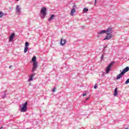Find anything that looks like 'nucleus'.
I'll list each match as a JSON object with an SVG mask.
<instances>
[{
	"label": "nucleus",
	"mask_w": 129,
	"mask_h": 129,
	"mask_svg": "<svg viewBox=\"0 0 129 129\" xmlns=\"http://www.w3.org/2000/svg\"><path fill=\"white\" fill-rule=\"evenodd\" d=\"M37 60V57L36 56H34L32 59V61L33 62V68L31 71L32 73H34L36 70H37V68H38V61H36Z\"/></svg>",
	"instance_id": "1"
},
{
	"label": "nucleus",
	"mask_w": 129,
	"mask_h": 129,
	"mask_svg": "<svg viewBox=\"0 0 129 129\" xmlns=\"http://www.w3.org/2000/svg\"><path fill=\"white\" fill-rule=\"evenodd\" d=\"M129 70V67H126L123 70V71L120 73L117 77H116V79L117 80H118V79H120L123 75H124L125 73H126Z\"/></svg>",
	"instance_id": "2"
},
{
	"label": "nucleus",
	"mask_w": 129,
	"mask_h": 129,
	"mask_svg": "<svg viewBox=\"0 0 129 129\" xmlns=\"http://www.w3.org/2000/svg\"><path fill=\"white\" fill-rule=\"evenodd\" d=\"M28 102H25L23 104L22 107L20 109L21 112H26L28 110Z\"/></svg>",
	"instance_id": "3"
},
{
	"label": "nucleus",
	"mask_w": 129,
	"mask_h": 129,
	"mask_svg": "<svg viewBox=\"0 0 129 129\" xmlns=\"http://www.w3.org/2000/svg\"><path fill=\"white\" fill-rule=\"evenodd\" d=\"M47 8L46 7H43L40 11V13L43 16L42 19H45V17H46V15H47Z\"/></svg>",
	"instance_id": "4"
},
{
	"label": "nucleus",
	"mask_w": 129,
	"mask_h": 129,
	"mask_svg": "<svg viewBox=\"0 0 129 129\" xmlns=\"http://www.w3.org/2000/svg\"><path fill=\"white\" fill-rule=\"evenodd\" d=\"M16 11L17 15H21V7H20L19 5H17Z\"/></svg>",
	"instance_id": "5"
},
{
	"label": "nucleus",
	"mask_w": 129,
	"mask_h": 129,
	"mask_svg": "<svg viewBox=\"0 0 129 129\" xmlns=\"http://www.w3.org/2000/svg\"><path fill=\"white\" fill-rule=\"evenodd\" d=\"M111 33H112V28H109L107 29V30H106V35H110V34H111Z\"/></svg>",
	"instance_id": "6"
},
{
	"label": "nucleus",
	"mask_w": 129,
	"mask_h": 129,
	"mask_svg": "<svg viewBox=\"0 0 129 129\" xmlns=\"http://www.w3.org/2000/svg\"><path fill=\"white\" fill-rule=\"evenodd\" d=\"M112 38V34H107L106 36L104 38V40H110Z\"/></svg>",
	"instance_id": "7"
},
{
	"label": "nucleus",
	"mask_w": 129,
	"mask_h": 129,
	"mask_svg": "<svg viewBox=\"0 0 129 129\" xmlns=\"http://www.w3.org/2000/svg\"><path fill=\"white\" fill-rule=\"evenodd\" d=\"M15 37V33H13L11 34L9 37V42H12L13 40H14V38Z\"/></svg>",
	"instance_id": "8"
},
{
	"label": "nucleus",
	"mask_w": 129,
	"mask_h": 129,
	"mask_svg": "<svg viewBox=\"0 0 129 129\" xmlns=\"http://www.w3.org/2000/svg\"><path fill=\"white\" fill-rule=\"evenodd\" d=\"M105 33H106V30H101V31L98 32L97 37L99 38V35H101L102 34H104Z\"/></svg>",
	"instance_id": "9"
},
{
	"label": "nucleus",
	"mask_w": 129,
	"mask_h": 129,
	"mask_svg": "<svg viewBox=\"0 0 129 129\" xmlns=\"http://www.w3.org/2000/svg\"><path fill=\"white\" fill-rule=\"evenodd\" d=\"M35 75H36V74L33 73L32 74L30 77H29V79L28 80V82H30V81H32V80H33V77H34V76H35Z\"/></svg>",
	"instance_id": "10"
},
{
	"label": "nucleus",
	"mask_w": 129,
	"mask_h": 129,
	"mask_svg": "<svg viewBox=\"0 0 129 129\" xmlns=\"http://www.w3.org/2000/svg\"><path fill=\"white\" fill-rule=\"evenodd\" d=\"M54 18H55V15L54 14L51 15L48 19V22H51V21L54 20Z\"/></svg>",
	"instance_id": "11"
},
{
	"label": "nucleus",
	"mask_w": 129,
	"mask_h": 129,
	"mask_svg": "<svg viewBox=\"0 0 129 129\" xmlns=\"http://www.w3.org/2000/svg\"><path fill=\"white\" fill-rule=\"evenodd\" d=\"M66 43V40L61 39L60 40V46H64V44Z\"/></svg>",
	"instance_id": "12"
},
{
	"label": "nucleus",
	"mask_w": 129,
	"mask_h": 129,
	"mask_svg": "<svg viewBox=\"0 0 129 129\" xmlns=\"http://www.w3.org/2000/svg\"><path fill=\"white\" fill-rule=\"evenodd\" d=\"M110 69H111V68L110 67H109V66H107V67L106 69V73L107 74V73H109V71H110Z\"/></svg>",
	"instance_id": "13"
},
{
	"label": "nucleus",
	"mask_w": 129,
	"mask_h": 129,
	"mask_svg": "<svg viewBox=\"0 0 129 129\" xmlns=\"http://www.w3.org/2000/svg\"><path fill=\"white\" fill-rule=\"evenodd\" d=\"M76 11L75 10V8H73L71 11V16H74V13H75Z\"/></svg>",
	"instance_id": "14"
},
{
	"label": "nucleus",
	"mask_w": 129,
	"mask_h": 129,
	"mask_svg": "<svg viewBox=\"0 0 129 129\" xmlns=\"http://www.w3.org/2000/svg\"><path fill=\"white\" fill-rule=\"evenodd\" d=\"M117 95V88H116L114 91V96Z\"/></svg>",
	"instance_id": "15"
},
{
	"label": "nucleus",
	"mask_w": 129,
	"mask_h": 129,
	"mask_svg": "<svg viewBox=\"0 0 129 129\" xmlns=\"http://www.w3.org/2000/svg\"><path fill=\"white\" fill-rule=\"evenodd\" d=\"M2 93L3 94L2 96V98H5L6 95H7V94H6V92H2Z\"/></svg>",
	"instance_id": "16"
},
{
	"label": "nucleus",
	"mask_w": 129,
	"mask_h": 129,
	"mask_svg": "<svg viewBox=\"0 0 129 129\" xmlns=\"http://www.w3.org/2000/svg\"><path fill=\"white\" fill-rule=\"evenodd\" d=\"M29 49V47H26L25 46L24 48V53H26L27 52H28V50Z\"/></svg>",
	"instance_id": "17"
},
{
	"label": "nucleus",
	"mask_w": 129,
	"mask_h": 129,
	"mask_svg": "<svg viewBox=\"0 0 129 129\" xmlns=\"http://www.w3.org/2000/svg\"><path fill=\"white\" fill-rule=\"evenodd\" d=\"M83 12L84 13H87V12H88V9L86 8H85L83 10Z\"/></svg>",
	"instance_id": "18"
},
{
	"label": "nucleus",
	"mask_w": 129,
	"mask_h": 129,
	"mask_svg": "<svg viewBox=\"0 0 129 129\" xmlns=\"http://www.w3.org/2000/svg\"><path fill=\"white\" fill-rule=\"evenodd\" d=\"M114 63H115L114 61H112L108 66L111 68V66H112Z\"/></svg>",
	"instance_id": "19"
},
{
	"label": "nucleus",
	"mask_w": 129,
	"mask_h": 129,
	"mask_svg": "<svg viewBox=\"0 0 129 129\" xmlns=\"http://www.w3.org/2000/svg\"><path fill=\"white\" fill-rule=\"evenodd\" d=\"M3 16H4V13H3L2 11H0V18H3Z\"/></svg>",
	"instance_id": "20"
},
{
	"label": "nucleus",
	"mask_w": 129,
	"mask_h": 129,
	"mask_svg": "<svg viewBox=\"0 0 129 129\" xmlns=\"http://www.w3.org/2000/svg\"><path fill=\"white\" fill-rule=\"evenodd\" d=\"M25 47H29V43L28 42H25Z\"/></svg>",
	"instance_id": "21"
},
{
	"label": "nucleus",
	"mask_w": 129,
	"mask_h": 129,
	"mask_svg": "<svg viewBox=\"0 0 129 129\" xmlns=\"http://www.w3.org/2000/svg\"><path fill=\"white\" fill-rule=\"evenodd\" d=\"M129 83V78L127 79V80L125 82V84H128Z\"/></svg>",
	"instance_id": "22"
},
{
	"label": "nucleus",
	"mask_w": 129,
	"mask_h": 129,
	"mask_svg": "<svg viewBox=\"0 0 129 129\" xmlns=\"http://www.w3.org/2000/svg\"><path fill=\"white\" fill-rule=\"evenodd\" d=\"M55 90H56V88H53L52 89V92H55Z\"/></svg>",
	"instance_id": "23"
},
{
	"label": "nucleus",
	"mask_w": 129,
	"mask_h": 129,
	"mask_svg": "<svg viewBox=\"0 0 129 129\" xmlns=\"http://www.w3.org/2000/svg\"><path fill=\"white\" fill-rule=\"evenodd\" d=\"M94 89H96V88H97V85H96V84L94 86Z\"/></svg>",
	"instance_id": "24"
},
{
	"label": "nucleus",
	"mask_w": 129,
	"mask_h": 129,
	"mask_svg": "<svg viewBox=\"0 0 129 129\" xmlns=\"http://www.w3.org/2000/svg\"><path fill=\"white\" fill-rule=\"evenodd\" d=\"M103 55H102L101 56V60H103Z\"/></svg>",
	"instance_id": "25"
},
{
	"label": "nucleus",
	"mask_w": 129,
	"mask_h": 129,
	"mask_svg": "<svg viewBox=\"0 0 129 129\" xmlns=\"http://www.w3.org/2000/svg\"><path fill=\"white\" fill-rule=\"evenodd\" d=\"M8 14L7 13H3V16H7Z\"/></svg>",
	"instance_id": "26"
},
{
	"label": "nucleus",
	"mask_w": 129,
	"mask_h": 129,
	"mask_svg": "<svg viewBox=\"0 0 129 129\" xmlns=\"http://www.w3.org/2000/svg\"><path fill=\"white\" fill-rule=\"evenodd\" d=\"M86 96V93L83 94V96Z\"/></svg>",
	"instance_id": "27"
},
{
	"label": "nucleus",
	"mask_w": 129,
	"mask_h": 129,
	"mask_svg": "<svg viewBox=\"0 0 129 129\" xmlns=\"http://www.w3.org/2000/svg\"><path fill=\"white\" fill-rule=\"evenodd\" d=\"M96 5V0H95V6Z\"/></svg>",
	"instance_id": "28"
},
{
	"label": "nucleus",
	"mask_w": 129,
	"mask_h": 129,
	"mask_svg": "<svg viewBox=\"0 0 129 129\" xmlns=\"http://www.w3.org/2000/svg\"><path fill=\"white\" fill-rule=\"evenodd\" d=\"M9 68H10V69L12 68V66H10L9 67Z\"/></svg>",
	"instance_id": "29"
},
{
	"label": "nucleus",
	"mask_w": 129,
	"mask_h": 129,
	"mask_svg": "<svg viewBox=\"0 0 129 129\" xmlns=\"http://www.w3.org/2000/svg\"><path fill=\"white\" fill-rule=\"evenodd\" d=\"M3 127H1L0 129H3Z\"/></svg>",
	"instance_id": "30"
},
{
	"label": "nucleus",
	"mask_w": 129,
	"mask_h": 129,
	"mask_svg": "<svg viewBox=\"0 0 129 129\" xmlns=\"http://www.w3.org/2000/svg\"><path fill=\"white\" fill-rule=\"evenodd\" d=\"M88 99H89V98H87L86 99V100H88Z\"/></svg>",
	"instance_id": "31"
},
{
	"label": "nucleus",
	"mask_w": 129,
	"mask_h": 129,
	"mask_svg": "<svg viewBox=\"0 0 129 129\" xmlns=\"http://www.w3.org/2000/svg\"><path fill=\"white\" fill-rule=\"evenodd\" d=\"M17 1V2H19V1H20V0H16Z\"/></svg>",
	"instance_id": "32"
},
{
	"label": "nucleus",
	"mask_w": 129,
	"mask_h": 129,
	"mask_svg": "<svg viewBox=\"0 0 129 129\" xmlns=\"http://www.w3.org/2000/svg\"><path fill=\"white\" fill-rule=\"evenodd\" d=\"M75 7H76L75 6H74V8H75Z\"/></svg>",
	"instance_id": "33"
}]
</instances>
